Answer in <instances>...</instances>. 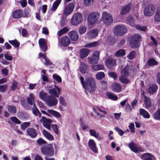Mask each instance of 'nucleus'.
Instances as JSON below:
<instances>
[{"label":"nucleus","mask_w":160,"mask_h":160,"mask_svg":"<svg viewBox=\"0 0 160 160\" xmlns=\"http://www.w3.org/2000/svg\"><path fill=\"white\" fill-rule=\"evenodd\" d=\"M80 79L82 85L85 89L86 93L87 94V90L89 92L92 93L94 92L96 89V85L94 79L92 77H89L85 80V81L84 78L80 77Z\"/></svg>","instance_id":"f257e3e1"},{"label":"nucleus","mask_w":160,"mask_h":160,"mask_svg":"<svg viewBox=\"0 0 160 160\" xmlns=\"http://www.w3.org/2000/svg\"><path fill=\"white\" fill-rule=\"evenodd\" d=\"M57 146L55 144H48L45 147H42L41 149L42 153L44 155H48L52 156L57 151Z\"/></svg>","instance_id":"f03ea898"},{"label":"nucleus","mask_w":160,"mask_h":160,"mask_svg":"<svg viewBox=\"0 0 160 160\" xmlns=\"http://www.w3.org/2000/svg\"><path fill=\"white\" fill-rule=\"evenodd\" d=\"M101 18L102 22L106 25L109 26L113 22V19L112 15L106 11L102 12Z\"/></svg>","instance_id":"7ed1b4c3"},{"label":"nucleus","mask_w":160,"mask_h":160,"mask_svg":"<svg viewBox=\"0 0 160 160\" xmlns=\"http://www.w3.org/2000/svg\"><path fill=\"white\" fill-rule=\"evenodd\" d=\"M127 32L126 26L123 24L116 26L114 28L113 33L116 36H122Z\"/></svg>","instance_id":"20e7f679"},{"label":"nucleus","mask_w":160,"mask_h":160,"mask_svg":"<svg viewBox=\"0 0 160 160\" xmlns=\"http://www.w3.org/2000/svg\"><path fill=\"white\" fill-rule=\"evenodd\" d=\"M156 8L154 4H150L147 5L144 9V15L148 17L152 16L155 13Z\"/></svg>","instance_id":"39448f33"},{"label":"nucleus","mask_w":160,"mask_h":160,"mask_svg":"<svg viewBox=\"0 0 160 160\" xmlns=\"http://www.w3.org/2000/svg\"><path fill=\"white\" fill-rule=\"evenodd\" d=\"M99 17V15L98 12H92L88 16V22L89 25H93L97 22Z\"/></svg>","instance_id":"423d86ee"},{"label":"nucleus","mask_w":160,"mask_h":160,"mask_svg":"<svg viewBox=\"0 0 160 160\" xmlns=\"http://www.w3.org/2000/svg\"><path fill=\"white\" fill-rule=\"evenodd\" d=\"M141 36L138 34H133L131 38L130 45L131 47L135 48L138 46Z\"/></svg>","instance_id":"0eeeda50"},{"label":"nucleus","mask_w":160,"mask_h":160,"mask_svg":"<svg viewBox=\"0 0 160 160\" xmlns=\"http://www.w3.org/2000/svg\"><path fill=\"white\" fill-rule=\"evenodd\" d=\"M82 16L80 13H77L74 14L72 16L71 21V24L73 25H77L82 22Z\"/></svg>","instance_id":"6e6552de"},{"label":"nucleus","mask_w":160,"mask_h":160,"mask_svg":"<svg viewBox=\"0 0 160 160\" xmlns=\"http://www.w3.org/2000/svg\"><path fill=\"white\" fill-rule=\"evenodd\" d=\"M100 52L98 51H95L91 57H89L88 59L91 64L97 63L99 60Z\"/></svg>","instance_id":"1a4fd4ad"},{"label":"nucleus","mask_w":160,"mask_h":160,"mask_svg":"<svg viewBox=\"0 0 160 160\" xmlns=\"http://www.w3.org/2000/svg\"><path fill=\"white\" fill-rule=\"evenodd\" d=\"M41 112L42 113L45 114L49 117H52L53 116L57 118H59L61 117V115L60 113L53 110L48 109L47 111L44 110H41Z\"/></svg>","instance_id":"9d476101"},{"label":"nucleus","mask_w":160,"mask_h":160,"mask_svg":"<svg viewBox=\"0 0 160 160\" xmlns=\"http://www.w3.org/2000/svg\"><path fill=\"white\" fill-rule=\"evenodd\" d=\"M40 122L42 123L43 126L47 129L50 130L51 129V123L53 122L54 121L48 119L44 117H42Z\"/></svg>","instance_id":"9b49d317"},{"label":"nucleus","mask_w":160,"mask_h":160,"mask_svg":"<svg viewBox=\"0 0 160 160\" xmlns=\"http://www.w3.org/2000/svg\"><path fill=\"white\" fill-rule=\"evenodd\" d=\"M46 104L49 107H52L57 104L58 101L53 96H48L46 99Z\"/></svg>","instance_id":"f8f14e48"},{"label":"nucleus","mask_w":160,"mask_h":160,"mask_svg":"<svg viewBox=\"0 0 160 160\" xmlns=\"http://www.w3.org/2000/svg\"><path fill=\"white\" fill-rule=\"evenodd\" d=\"M128 145L131 150L135 153L138 152H143L144 151L142 147L138 146L133 142H130Z\"/></svg>","instance_id":"ddd939ff"},{"label":"nucleus","mask_w":160,"mask_h":160,"mask_svg":"<svg viewBox=\"0 0 160 160\" xmlns=\"http://www.w3.org/2000/svg\"><path fill=\"white\" fill-rule=\"evenodd\" d=\"M54 86L55 88L49 89L48 92L50 94L58 98L60 94L61 89L56 85H55Z\"/></svg>","instance_id":"4468645a"},{"label":"nucleus","mask_w":160,"mask_h":160,"mask_svg":"<svg viewBox=\"0 0 160 160\" xmlns=\"http://www.w3.org/2000/svg\"><path fill=\"white\" fill-rule=\"evenodd\" d=\"M74 4L73 3H70L66 7L64 11V14L68 15L70 14L73 11Z\"/></svg>","instance_id":"2eb2a0df"},{"label":"nucleus","mask_w":160,"mask_h":160,"mask_svg":"<svg viewBox=\"0 0 160 160\" xmlns=\"http://www.w3.org/2000/svg\"><path fill=\"white\" fill-rule=\"evenodd\" d=\"M68 35L72 41H76L78 39V33L75 30L70 31L68 33Z\"/></svg>","instance_id":"dca6fc26"},{"label":"nucleus","mask_w":160,"mask_h":160,"mask_svg":"<svg viewBox=\"0 0 160 160\" xmlns=\"http://www.w3.org/2000/svg\"><path fill=\"white\" fill-rule=\"evenodd\" d=\"M88 146L90 149L95 153L98 152V149L97 148L96 144L94 140L90 139L88 142Z\"/></svg>","instance_id":"f3484780"},{"label":"nucleus","mask_w":160,"mask_h":160,"mask_svg":"<svg viewBox=\"0 0 160 160\" xmlns=\"http://www.w3.org/2000/svg\"><path fill=\"white\" fill-rule=\"evenodd\" d=\"M26 132L28 135L32 138H35L38 134L37 131L32 128H28L26 130Z\"/></svg>","instance_id":"a211bd4d"},{"label":"nucleus","mask_w":160,"mask_h":160,"mask_svg":"<svg viewBox=\"0 0 160 160\" xmlns=\"http://www.w3.org/2000/svg\"><path fill=\"white\" fill-rule=\"evenodd\" d=\"M141 158L143 160H156V158L154 156L149 153L143 154Z\"/></svg>","instance_id":"6ab92c4d"},{"label":"nucleus","mask_w":160,"mask_h":160,"mask_svg":"<svg viewBox=\"0 0 160 160\" xmlns=\"http://www.w3.org/2000/svg\"><path fill=\"white\" fill-rule=\"evenodd\" d=\"M90 134L91 136L94 137L99 140L102 139V135H100L99 133L94 129H90L89 130Z\"/></svg>","instance_id":"aec40b11"},{"label":"nucleus","mask_w":160,"mask_h":160,"mask_svg":"<svg viewBox=\"0 0 160 160\" xmlns=\"http://www.w3.org/2000/svg\"><path fill=\"white\" fill-rule=\"evenodd\" d=\"M79 52L80 57L82 59L88 56L90 52V51L88 49L83 48L80 49Z\"/></svg>","instance_id":"412c9836"},{"label":"nucleus","mask_w":160,"mask_h":160,"mask_svg":"<svg viewBox=\"0 0 160 160\" xmlns=\"http://www.w3.org/2000/svg\"><path fill=\"white\" fill-rule=\"evenodd\" d=\"M106 65L109 68L111 69L115 66L116 62L112 58H109L106 60Z\"/></svg>","instance_id":"4be33fe9"},{"label":"nucleus","mask_w":160,"mask_h":160,"mask_svg":"<svg viewBox=\"0 0 160 160\" xmlns=\"http://www.w3.org/2000/svg\"><path fill=\"white\" fill-rule=\"evenodd\" d=\"M39 46L43 52H45L47 49V46L46 44V41L44 38H41L39 40Z\"/></svg>","instance_id":"5701e85b"},{"label":"nucleus","mask_w":160,"mask_h":160,"mask_svg":"<svg viewBox=\"0 0 160 160\" xmlns=\"http://www.w3.org/2000/svg\"><path fill=\"white\" fill-rule=\"evenodd\" d=\"M98 31L97 29H93L87 33L88 37L90 38L96 37L98 34Z\"/></svg>","instance_id":"b1692460"},{"label":"nucleus","mask_w":160,"mask_h":160,"mask_svg":"<svg viewBox=\"0 0 160 160\" xmlns=\"http://www.w3.org/2000/svg\"><path fill=\"white\" fill-rule=\"evenodd\" d=\"M61 44L64 46H68L70 42V41L67 36L62 37L61 40Z\"/></svg>","instance_id":"393cba45"},{"label":"nucleus","mask_w":160,"mask_h":160,"mask_svg":"<svg viewBox=\"0 0 160 160\" xmlns=\"http://www.w3.org/2000/svg\"><path fill=\"white\" fill-rule=\"evenodd\" d=\"M121 89V86L116 82H115L112 85V90L114 92H120Z\"/></svg>","instance_id":"a878e982"},{"label":"nucleus","mask_w":160,"mask_h":160,"mask_svg":"<svg viewBox=\"0 0 160 160\" xmlns=\"http://www.w3.org/2000/svg\"><path fill=\"white\" fill-rule=\"evenodd\" d=\"M144 102L146 108L147 109L149 108L152 106V103L150 99L145 96H144Z\"/></svg>","instance_id":"bb28decb"},{"label":"nucleus","mask_w":160,"mask_h":160,"mask_svg":"<svg viewBox=\"0 0 160 160\" xmlns=\"http://www.w3.org/2000/svg\"><path fill=\"white\" fill-rule=\"evenodd\" d=\"M42 132L43 135L49 140L50 141H52L54 140V138L53 135H51L49 132H48L46 130H43Z\"/></svg>","instance_id":"cd10ccee"},{"label":"nucleus","mask_w":160,"mask_h":160,"mask_svg":"<svg viewBox=\"0 0 160 160\" xmlns=\"http://www.w3.org/2000/svg\"><path fill=\"white\" fill-rule=\"evenodd\" d=\"M22 14V11L21 10H18L14 11L12 14V17L14 18H20Z\"/></svg>","instance_id":"c85d7f7f"},{"label":"nucleus","mask_w":160,"mask_h":160,"mask_svg":"<svg viewBox=\"0 0 160 160\" xmlns=\"http://www.w3.org/2000/svg\"><path fill=\"white\" fill-rule=\"evenodd\" d=\"M139 113L140 115H142L144 118H150V115L149 113L144 109L140 108L139 110Z\"/></svg>","instance_id":"c756f323"},{"label":"nucleus","mask_w":160,"mask_h":160,"mask_svg":"<svg viewBox=\"0 0 160 160\" xmlns=\"http://www.w3.org/2000/svg\"><path fill=\"white\" fill-rule=\"evenodd\" d=\"M158 86L155 84H153L148 88V91L149 93L153 94L156 92Z\"/></svg>","instance_id":"7c9ffc66"},{"label":"nucleus","mask_w":160,"mask_h":160,"mask_svg":"<svg viewBox=\"0 0 160 160\" xmlns=\"http://www.w3.org/2000/svg\"><path fill=\"white\" fill-rule=\"evenodd\" d=\"M131 5L129 4L121 10V13L122 15H124L128 12L130 11V9L131 8Z\"/></svg>","instance_id":"2f4dec72"},{"label":"nucleus","mask_w":160,"mask_h":160,"mask_svg":"<svg viewBox=\"0 0 160 160\" xmlns=\"http://www.w3.org/2000/svg\"><path fill=\"white\" fill-rule=\"evenodd\" d=\"M88 65L83 62H81L79 69L82 73H85L88 70Z\"/></svg>","instance_id":"473e14b6"},{"label":"nucleus","mask_w":160,"mask_h":160,"mask_svg":"<svg viewBox=\"0 0 160 160\" xmlns=\"http://www.w3.org/2000/svg\"><path fill=\"white\" fill-rule=\"evenodd\" d=\"M126 21L127 24L131 26H133L135 25L134 20L131 16H128L126 18Z\"/></svg>","instance_id":"72a5a7b5"},{"label":"nucleus","mask_w":160,"mask_h":160,"mask_svg":"<svg viewBox=\"0 0 160 160\" xmlns=\"http://www.w3.org/2000/svg\"><path fill=\"white\" fill-rule=\"evenodd\" d=\"M154 20L157 22H160V6L158 7L157 9L154 17Z\"/></svg>","instance_id":"f704fd0d"},{"label":"nucleus","mask_w":160,"mask_h":160,"mask_svg":"<svg viewBox=\"0 0 160 160\" xmlns=\"http://www.w3.org/2000/svg\"><path fill=\"white\" fill-rule=\"evenodd\" d=\"M147 63L148 66H152L157 65L158 62L154 58H151L147 61Z\"/></svg>","instance_id":"c9c22d12"},{"label":"nucleus","mask_w":160,"mask_h":160,"mask_svg":"<svg viewBox=\"0 0 160 160\" xmlns=\"http://www.w3.org/2000/svg\"><path fill=\"white\" fill-rule=\"evenodd\" d=\"M106 95L108 98L111 99L116 100L118 99L117 96L112 92H107L106 93Z\"/></svg>","instance_id":"e433bc0d"},{"label":"nucleus","mask_w":160,"mask_h":160,"mask_svg":"<svg viewBox=\"0 0 160 160\" xmlns=\"http://www.w3.org/2000/svg\"><path fill=\"white\" fill-rule=\"evenodd\" d=\"M61 2V0H56L53 3L52 6L51 8V10L53 11H56Z\"/></svg>","instance_id":"4c0bfd02"},{"label":"nucleus","mask_w":160,"mask_h":160,"mask_svg":"<svg viewBox=\"0 0 160 160\" xmlns=\"http://www.w3.org/2000/svg\"><path fill=\"white\" fill-rule=\"evenodd\" d=\"M92 69L95 71L103 70L104 67L103 65L98 64L92 66Z\"/></svg>","instance_id":"58836bf2"},{"label":"nucleus","mask_w":160,"mask_h":160,"mask_svg":"<svg viewBox=\"0 0 160 160\" xmlns=\"http://www.w3.org/2000/svg\"><path fill=\"white\" fill-rule=\"evenodd\" d=\"M69 30V29L68 28L65 27L59 30L57 34L59 36H61L64 33L68 32Z\"/></svg>","instance_id":"ea45409f"},{"label":"nucleus","mask_w":160,"mask_h":160,"mask_svg":"<svg viewBox=\"0 0 160 160\" xmlns=\"http://www.w3.org/2000/svg\"><path fill=\"white\" fill-rule=\"evenodd\" d=\"M28 103L30 105H32L34 101V98L33 94L31 93L29 94V97L27 98Z\"/></svg>","instance_id":"a19ab883"},{"label":"nucleus","mask_w":160,"mask_h":160,"mask_svg":"<svg viewBox=\"0 0 160 160\" xmlns=\"http://www.w3.org/2000/svg\"><path fill=\"white\" fill-rule=\"evenodd\" d=\"M8 110L10 113L12 114H15L16 112V107L13 105H9L8 107Z\"/></svg>","instance_id":"79ce46f5"},{"label":"nucleus","mask_w":160,"mask_h":160,"mask_svg":"<svg viewBox=\"0 0 160 160\" xmlns=\"http://www.w3.org/2000/svg\"><path fill=\"white\" fill-rule=\"evenodd\" d=\"M98 42H95L86 44L84 47L85 48H91L94 47L99 45Z\"/></svg>","instance_id":"37998d69"},{"label":"nucleus","mask_w":160,"mask_h":160,"mask_svg":"<svg viewBox=\"0 0 160 160\" xmlns=\"http://www.w3.org/2000/svg\"><path fill=\"white\" fill-rule=\"evenodd\" d=\"M125 51L123 49H120L116 52L115 55L117 57H120L124 55L125 54Z\"/></svg>","instance_id":"c03bdc74"},{"label":"nucleus","mask_w":160,"mask_h":160,"mask_svg":"<svg viewBox=\"0 0 160 160\" xmlns=\"http://www.w3.org/2000/svg\"><path fill=\"white\" fill-rule=\"evenodd\" d=\"M128 67H125L121 71V74L122 76L125 77H127L128 74Z\"/></svg>","instance_id":"a18cd8bd"},{"label":"nucleus","mask_w":160,"mask_h":160,"mask_svg":"<svg viewBox=\"0 0 160 160\" xmlns=\"http://www.w3.org/2000/svg\"><path fill=\"white\" fill-rule=\"evenodd\" d=\"M33 113L35 115L40 117L41 116V113L39 111L38 109L35 107L34 106L32 108Z\"/></svg>","instance_id":"49530a36"},{"label":"nucleus","mask_w":160,"mask_h":160,"mask_svg":"<svg viewBox=\"0 0 160 160\" xmlns=\"http://www.w3.org/2000/svg\"><path fill=\"white\" fill-rule=\"evenodd\" d=\"M150 37L152 41L149 43V45L151 46H152L153 45L156 46L157 45V41L152 36H151Z\"/></svg>","instance_id":"de8ad7c7"},{"label":"nucleus","mask_w":160,"mask_h":160,"mask_svg":"<svg viewBox=\"0 0 160 160\" xmlns=\"http://www.w3.org/2000/svg\"><path fill=\"white\" fill-rule=\"evenodd\" d=\"M8 42L11 44L15 48L18 47L20 45L19 42L17 40H9Z\"/></svg>","instance_id":"09e8293b"},{"label":"nucleus","mask_w":160,"mask_h":160,"mask_svg":"<svg viewBox=\"0 0 160 160\" xmlns=\"http://www.w3.org/2000/svg\"><path fill=\"white\" fill-rule=\"evenodd\" d=\"M18 116L22 119H25L28 118V115L27 113L23 112L19 113H18Z\"/></svg>","instance_id":"8fccbe9b"},{"label":"nucleus","mask_w":160,"mask_h":160,"mask_svg":"<svg viewBox=\"0 0 160 160\" xmlns=\"http://www.w3.org/2000/svg\"><path fill=\"white\" fill-rule=\"evenodd\" d=\"M153 118L157 120H160V109H158L154 113Z\"/></svg>","instance_id":"3c124183"},{"label":"nucleus","mask_w":160,"mask_h":160,"mask_svg":"<svg viewBox=\"0 0 160 160\" xmlns=\"http://www.w3.org/2000/svg\"><path fill=\"white\" fill-rule=\"evenodd\" d=\"M105 76V74L103 72H99L96 75V78L98 80H101Z\"/></svg>","instance_id":"603ef678"},{"label":"nucleus","mask_w":160,"mask_h":160,"mask_svg":"<svg viewBox=\"0 0 160 160\" xmlns=\"http://www.w3.org/2000/svg\"><path fill=\"white\" fill-rule=\"evenodd\" d=\"M39 96L40 98L42 100H45L46 101V99L47 97V94L46 93L42 91L39 93Z\"/></svg>","instance_id":"864d4df0"},{"label":"nucleus","mask_w":160,"mask_h":160,"mask_svg":"<svg viewBox=\"0 0 160 160\" xmlns=\"http://www.w3.org/2000/svg\"><path fill=\"white\" fill-rule=\"evenodd\" d=\"M136 55V52L134 51H132L127 56L129 59L132 60L134 58Z\"/></svg>","instance_id":"5fc2aeb1"},{"label":"nucleus","mask_w":160,"mask_h":160,"mask_svg":"<svg viewBox=\"0 0 160 160\" xmlns=\"http://www.w3.org/2000/svg\"><path fill=\"white\" fill-rule=\"evenodd\" d=\"M52 77L54 80L57 81V82L60 83L62 82V79L59 76L55 74H53V75Z\"/></svg>","instance_id":"6e6d98bb"},{"label":"nucleus","mask_w":160,"mask_h":160,"mask_svg":"<svg viewBox=\"0 0 160 160\" xmlns=\"http://www.w3.org/2000/svg\"><path fill=\"white\" fill-rule=\"evenodd\" d=\"M135 28L139 30L143 31H145L147 30V28L145 26H142L140 25H136Z\"/></svg>","instance_id":"4d7b16f0"},{"label":"nucleus","mask_w":160,"mask_h":160,"mask_svg":"<svg viewBox=\"0 0 160 160\" xmlns=\"http://www.w3.org/2000/svg\"><path fill=\"white\" fill-rule=\"evenodd\" d=\"M86 28L85 26H82L79 29V32L81 34H84L86 32Z\"/></svg>","instance_id":"13d9d810"},{"label":"nucleus","mask_w":160,"mask_h":160,"mask_svg":"<svg viewBox=\"0 0 160 160\" xmlns=\"http://www.w3.org/2000/svg\"><path fill=\"white\" fill-rule=\"evenodd\" d=\"M7 86L6 85H0V92L2 93L4 92L7 90Z\"/></svg>","instance_id":"bf43d9fd"},{"label":"nucleus","mask_w":160,"mask_h":160,"mask_svg":"<svg viewBox=\"0 0 160 160\" xmlns=\"http://www.w3.org/2000/svg\"><path fill=\"white\" fill-rule=\"evenodd\" d=\"M115 41L116 40L114 38L110 37L109 38H108V40L107 41V42L109 45H112L115 43Z\"/></svg>","instance_id":"052dcab7"},{"label":"nucleus","mask_w":160,"mask_h":160,"mask_svg":"<svg viewBox=\"0 0 160 160\" xmlns=\"http://www.w3.org/2000/svg\"><path fill=\"white\" fill-rule=\"evenodd\" d=\"M11 121L16 124H20L21 122L16 117H12L10 118Z\"/></svg>","instance_id":"680f3d73"},{"label":"nucleus","mask_w":160,"mask_h":160,"mask_svg":"<svg viewBox=\"0 0 160 160\" xmlns=\"http://www.w3.org/2000/svg\"><path fill=\"white\" fill-rule=\"evenodd\" d=\"M29 122H24L21 125V129L23 130H24L29 126Z\"/></svg>","instance_id":"e2e57ef3"},{"label":"nucleus","mask_w":160,"mask_h":160,"mask_svg":"<svg viewBox=\"0 0 160 160\" xmlns=\"http://www.w3.org/2000/svg\"><path fill=\"white\" fill-rule=\"evenodd\" d=\"M18 83L17 82L14 81L12 83V85L11 88L10 90L14 91L17 86Z\"/></svg>","instance_id":"0e129e2a"},{"label":"nucleus","mask_w":160,"mask_h":160,"mask_svg":"<svg viewBox=\"0 0 160 160\" xmlns=\"http://www.w3.org/2000/svg\"><path fill=\"white\" fill-rule=\"evenodd\" d=\"M53 130L55 133L58 134L59 133L58 128L57 124H52V125Z\"/></svg>","instance_id":"69168bd1"},{"label":"nucleus","mask_w":160,"mask_h":160,"mask_svg":"<svg viewBox=\"0 0 160 160\" xmlns=\"http://www.w3.org/2000/svg\"><path fill=\"white\" fill-rule=\"evenodd\" d=\"M129 128L130 129V131L132 133H134L135 132V129H134V123H130L129 126Z\"/></svg>","instance_id":"338daca9"},{"label":"nucleus","mask_w":160,"mask_h":160,"mask_svg":"<svg viewBox=\"0 0 160 160\" xmlns=\"http://www.w3.org/2000/svg\"><path fill=\"white\" fill-rule=\"evenodd\" d=\"M119 80L123 84H127L129 82V81L128 79L122 77H120Z\"/></svg>","instance_id":"774afa93"}]
</instances>
